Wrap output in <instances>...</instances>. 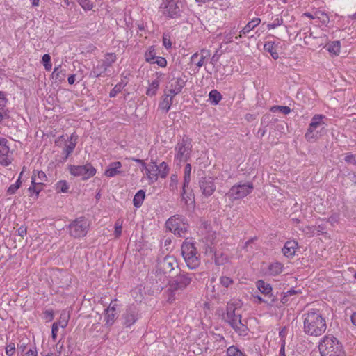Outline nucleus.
Here are the masks:
<instances>
[{"label":"nucleus","instance_id":"nucleus-20","mask_svg":"<svg viewBox=\"0 0 356 356\" xmlns=\"http://www.w3.org/2000/svg\"><path fill=\"white\" fill-rule=\"evenodd\" d=\"M78 140V136L73 133L67 142V143L65 144V147L63 149V154H65L64 159L66 160L69 156L73 152Z\"/></svg>","mask_w":356,"mask_h":356},{"label":"nucleus","instance_id":"nucleus-61","mask_svg":"<svg viewBox=\"0 0 356 356\" xmlns=\"http://www.w3.org/2000/svg\"><path fill=\"white\" fill-rule=\"evenodd\" d=\"M345 161L347 163H351L356 165V159L353 154H348L345 156Z\"/></svg>","mask_w":356,"mask_h":356},{"label":"nucleus","instance_id":"nucleus-36","mask_svg":"<svg viewBox=\"0 0 356 356\" xmlns=\"http://www.w3.org/2000/svg\"><path fill=\"white\" fill-rule=\"evenodd\" d=\"M156 53L154 47H149L145 54V60L149 63H154V60L156 58Z\"/></svg>","mask_w":356,"mask_h":356},{"label":"nucleus","instance_id":"nucleus-14","mask_svg":"<svg viewBox=\"0 0 356 356\" xmlns=\"http://www.w3.org/2000/svg\"><path fill=\"white\" fill-rule=\"evenodd\" d=\"M175 267L178 268L177 262L172 256H165L162 259H159L156 264V273L159 274H170Z\"/></svg>","mask_w":356,"mask_h":356},{"label":"nucleus","instance_id":"nucleus-25","mask_svg":"<svg viewBox=\"0 0 356 356\" xmlns=\"http://www.w3.org/2000/svg\"><path fill=\"white\" fill-rule=\"evenodd\" d=\"M191 165L189 163H187L184 168V183L182 188V198L186 200L187 202V200L185 197L184 195L186 193V188L188 186L190 181H191Z\"/></svg>","mask_w":356,"mask_h":356},{"label":"nucleus","instance_id":"nucleus-51","mask_svg":"<svg viewBox=\"0 0 356 356\" xmlns=\"http://www.w3.org/2000/svg\"><path fill=\"white\" fill-rule=\"evenodd\" d=\"M122 223L120 222V220H117L115 224V232L114 234L115 237H119L122 234Z\"/></svg>","mask_w":356,"mask_h":356},{"label":"nucleus","instance_id":"nucleus-23","mask_svg":"<svg viewBox=\"0 0 356 356\" xmlns=\"http://www.w3.org/2000/svg\"><path fill=\"white\" fill-rule=\"evenodd\" d=\"M257 289L265 297H275L272 293V286L270 284L266 283L264 280H259L256 283Z\"/></svg>","mask_w":356,"mask_h":356},{"label":"nucleus","instance_id":"nucleus-13","mask_svg":"<svg viewBox=\"0 0 356 356\" xmlns=\"http://www.w3.org/2000/svg\"><path fill=\"white\" fill-rule=\"evenodd\" d=\"M115 61L116 55L114 53H107L104 56V59L99 61L90 72V77L97 78L100 76Z\"/></svg>","mask_w":356,"mask_h":356},{"label":"nucleus","instance_id":"nucleus-16","mask_svg":"<svg viewBox=\"0 0 356 356\" xmlns=\"http://www.w3.org/2000/svg\"><path fill=\"white\" fill-rule=\"evenodd\" d=\"M199 186L202 195L207 197L211 196L216 190L213 178L202 177L199 180Z\"/></svg>","mask_w":356,"mask_h":356},{"label":"nucleus","instance_id":"nucleus-10","mask_svg":"<svg viewBox=\"0 0 356 356\" xmlns=\"http://www.w3.org/2000/svg\"><path fill=\"white\" fill-rule=\"evenodd\" d=\"M326 117L322 114L314 115L309 124L307 130L305 134V138L307 141L316 140L319 137L318 128H324L325 123L323 121Z\"/></svg>","mask_w":356,"mask_h":356},{"label":"nucleus","instance_id":"nucleus-64","mask_svg":"<svg viewBox=\"0 0 356 356\" xmlns=\"http://www.w3.org/2000/svg\"><path fill=\"white\" fill-rule=\"evenodd\" d=\"M23 356H38V353L35 348L30 349Z\"/></svg>","mask_w":356,"mask_h":356},{"label":"nucleus","instance_id":"nucleus-27","mask_svg":"<svg viewBox=\"0 0 356 356\" xmlns=\"http://www.w3.org/2000/svg\"><path fill=\"white\" fill-rule=\"evenodd\" d=\"M284 270V265L279 261H273L268 265V274L272 276H276L281 274Z\"/></svg>","mask_w":356,"mask_h":356},{"label":"nucleus","instance_id":"nucleus-4","mask_svg":"<svg viewBox=\"0 0 356 356\" xmlns=\"http://www.w3.org/2000/svg\"><path fill=\"white\" fill-rule=\"evenodd\" d=\"M197 280L196 274L180 271L168 281V290L172 293L182 291Z\"/></svg>","mask_w":356,"mask_h":356},{"label":"nucleus","instance_id":"nucleus-62","mask_svg":"<svg viewBox=\"0 0 356 356\" xmlns=\"http://www.w3.org/2000/svg\"><path fill=\"white\" fill-rule=\"evenodd\" d=\"M58 323V327L60 326L62 328H65L68 323V320L64 317L61 318Z\"/></svg>","mask_w":356,"mask_h":356},{"label":"nucleus","instance_id":"nucleus-43","mask_svg":"<svg viewBox=\"0 0 356 356\" xmlns=\"http://www.w3.org/2000/svg\"><path fill=\"white\" fill-rule=\"evenodd\" d=\"M42 63L47 71L51 70L52 65L51 63V56L49 54H46L43 55L42 58Z\"/></svg>","mask_w":356,"mask_h":356},{"label":"nucleus","instance_id":"nucleus-7","mask_svg":"<svg viewBox=\"0 0 356 356\" xmlns=\"http://www.w3.org/2000/svg\"><path fill=\"white\" fill-rule=\"evenodd\" d=\"M175 160L177 163L187 162L191 159L192 153L191 139L187 136H184L175 145Z\"/></svg>","mask_w":356,"mask_h":356},{"label":"nucleus","instance_id":"nucleus-2","mask_svg":"<svg viewBox=\"0 0 356 356\" xmlns=\"http://www.w3.org/2000/svg\"><path fill=\"white\" fill-rule=\"evenodd\" d=\"M243 302L240 300H231L227 304L225 321L236 333L241 336L248 334V328L241 320V309Z\"/></svg>","mask_w":356,"mask_h":356},{"label":"nucleus","instance_id":"nucleus-47","mask_svg":"<svg viewBox=\"0 0 356 356\" xmlns=\"http://www.w3.org/2000/svg\"><path fill=\"white\" fill-rule=\"evenodd\" d=\"M266 298H263L261 296H258L257 297L259 302H265L269 305H273L274 302H275V297H266Z\"/></svg>","mask_w":356,"mask_h":356},{"label":"nucleus","instance_id":"nucleus-56","mask_svg":"<svg viewBox=\"0 0 356 356\" xmlns=\"http://www.w3.org/2000/svg\"><path fill=\"white\" fill-rule=\"evenodd\" d=\"M58 330V323L54 322L51 327V337L54 341L56 340Z\"/></svg>","mask_w":356,"mask_h":356},{"label":"nucleus","instance_id":"nucleus-6","mask_svg":"<svg viewBox=\"0 0 356 356\" xmlns=\"http://www.w3.org/2000/svg\"><path fill=\"white\" fill-rule=\"evenodd\" d=\"M90 227V221L84 216L76 218L70 222L67 229L69 235L74 238L85 237Z\"/></svg>","mask_w":356,"mask_h":356},{"label":"nucleus","instance_id":"nucleus-17","mask_svg":"<svg viewBox=\"0 0 356 356\" xmlns=\"http://www.w3.org/2000/svg\"><path fill=\"white\" fill-rule=\"evenodd\" d=\"M123 324L126 327H130L135 323L138 319V310L135 307H129L122 315Z\"/></svg>","mask_w":356,"mask_h":356},{"label":"nucleus","instance_id":"nucleus-54","mask_svg":"<svg viewBox=\"0 0 356 356\" xmlns=\"http://www.w3.org/2000/svg\"><path fill=\"white\" fill-rule=\"evenodd\" d=\"M180 92H181V91L170 87V89L168 90V92H165L164 95H168V97H171L172 99L173 100L174 97L175 95L179 94Z\"/></svg>","mask_w":356,"mask_h":356},{"label":"nucleus","instance_id":"nucleus-15","mask_svg":"<svg viewBox=\"0 0 356 356\" xmlns=\"http://www.w3.org/2000/svg\"><path fill=\"white\" fill-rule=\"evenodd\" d=\"M13 152L8 145V141L4 138H0V163L8 166L12 162Z\"/></svg>","mask_w":356,"mask_h":356},{"label":"nucleus","instance_id":"nucleus-48","mask_svg":"<svg viewBox=\"0 0 356 356\" xmlns=\"http://www.w3.org/2000/svg\"><path fill=\"white\" fill-rule=\"evenodd\" d=\"M81 6L86 10H90L92 8V3L89 0H77Z\"/></svg>","mask_w":356,"mask_h":356},{"label":"nucleus","instance_id":"nucleus-11","mask_svg":"<svg viewBox=\"0 0 356 356\" xmlns=\"http://www.w3.org/2000/svg\"><path fill=\"white\" fill-rule=\"evenodd\" d=\"M183 3L181 0H162L160 8L163 15L177 18L181 15Z\"/></svg>","mask_w":356,"mask_h":356},{"label":"nucleus","instance_id":"nucleus-8","mask_svg":"<svg viewBox=\"0 0 356 356\" xmlns=\"http://www.w3.org/2000/svg\"><path fill=\"white\" fill-rule=\"evenodd\" d=\"M184 220L185 219L182 216H173L166 221L165 227L175 235L179 237H184L188 227Z\"/></svg>","mask_w":356,"mask_h":356},{"label":"nucleus","instance_id":"nucleus-18","mask_svg":"<svg viewBox=\"0 0 356 356\" xmlns=\"http://www.w3.org/2000/svg\"><path fill=\"white\" fill-rule=\"evenodd\" d=\"M106 324L108 326L112 325L118 315V305L116 300L111 302L108 307L105 310Z\"/></svg>","mask_w":356,"mask_h":356},{"label":"nucleus","instance_id":"nucleus-19","mask_svg":"<svg viewBox=\"0 0 356 356\" xmlns=\"http://www.w3.org/2000/svg\"><path fill=\"white\" fill-rule=\"evenodd\" d=\"M298 248V244L297 241L294 240L287 241L282 248V252L287 258H292L295 255Z\"/></svg>","mask_w":356,"mask_h":356},{"label":"nucleus","instance_id":"nucleus-44","mask_svg":"<svg viewBox=\"0 0 356 356\" xmlns=\"http://www.w3.org/2000/svg\"><path fill=\"white\" fill-rule=\"evenodd\" d=\"M159 167L158 173L160 175L161 177L165 178L169 172V168L168 165L165 162H162Z\"/></svg>","mask_w":356,"mask_h":356},{"label":"nucleus","instance_id":"nucleus-3","mask_svg":"<svg viewBox=\"0 0 356 356\" xmlns=\"http://www.w3.org/2000/svg\"><path fill=\"white\" fill-rule=\"evenodd\" d=\"M321 356H345L342 343L332 335H325L318 345Z\"/></svg>","mask_w":356,"mask_h":356},{"label":"nucleus","instance_id":"nucleus-35","mask_svg":"<svg viewBox=\"0 0 356 356\" xmlns=\"http://www.w3.org/2000/svg\"><path fill=\"white\" fill-rule=\"evenodd\" d=\"M314 18L323 24H327L330 22L328 15L322 10H317L314 12Z\"/></svg>","mask_w":356,"mask_h":356},{"label":"nucleus","instance_id":"nucleus-28","mask_svg":"<svg viewBox=\"0 0 356 356\" xmlns=\"http://www.w3.org/2000/svg\"><path fill=\"white\" fill-rule=\"evenodd\" d=\"M277 44L275 42L268 41L264 43V49L270 53L272 58L275 60L279 58V54L277 51Z\"/></svg>","mask_w":356,"mask_h":356},{"label":"nucleus","instance_id":"nucleus-29","mask_svg":"<svg viewBox=\"0 0 356 356\" xmlns=\"http://www.w3.org/2000/svg\"><path fill=\"white\" fill-rule=\"evenodd\" d=\"M159 86L160 80L159 79V77H157L156 79L152 80V82L149 83V86L146 90V95L149 97L156 95Z\"/></svg>","mask_w":356,"mask_h":356},{"label":"nucleus","instance_id":"nucleus-45","mask_svg":"<svg viewBox=\"0 0 356 356\" xmlns=\"http://www.w3.org/2000/svg\"><path fill=\"white\" fill-rule=\"evenodd\" d=\"M233 282L234 281L231 277L226 276H221L220 277V284L225 288H228L230 285L233 284Z\"/></svg>","mask_w":356,"mask_h":356},{"label":"nucleus","instance_id":"nucleus-32","mask_svg":"<svg viewBox=\"0 0 356 356\" xmlns=\"http://www.w3.org/2000/svg\"><path fill=\"white\" fill-rule=\"evenodd\" d=\"M145 197V192L143 190H139L134 197L133 203L135 207L139 208L143 203Z\"/></svg>","mask_w":356,"mask_h":356},{"label":"nucleus","instance_id":"nucleus-55","mask_svg":"<svg viewBox=\"0 0 356 356\" xmlns=\"http://www.w3.org/2000/svg\"><path fill=\"white\" fill-rule=\"evenodd\" d=\"M154 63H156L159 66L161 67H165L167 65V60L165 58L163 57H156L154 60Z\"/></svg>","mask_w":356,"mask_h":356},{"label":"nucleus","instance_id":"nucleus-59","mask_svg":"<svg viewBox=\"0 0 356 356\" xmlns=\"http://www.w3.org/2000/svg\"><path fill=\"white\" fill-rule=\"evenodd\" d=\"M63 348H64V343L61 341V339H60L56 345V349L57 351L56 354L59 355V356H60V355L63 350Z\"/></svg>","mask_w":356,"mask_h":356},{"label":"nucleus","instance_id":"nucleus-37","mask_svg":"<svg viewBox=\"0 0 356 356\" xmlns=\"http://www.w3.org/2000/svg\"><path fill=\"white\" fill-rule=\"evenodd\" d=\"M70 186L65 180H60L58 181L55 185V190L58 193H68Z\"/></svg>","mask_w":356,"mask_h":356},{"label":"nucleus","instance_id":"nucleus-34","mask_svg":"<svg viewBox=\"0 0 356 356\" xmlns=\"http://www.w3.org/2000/svg\"><path fill=\"white\" fill-rule=\"evenodd\" d=\"M209 99L211 104L217 105L222 99V96L217 90H212L209 94Z\"/></svg>","mask_w":356,"mask_h":356},{"label":"nucleus","instance_id":"nucleus-57","mask_svg":"<svg viewBox=\"0 0 356 356\" xmlns=\"http://www.w3.org/2000/svg\"><path fill=\"white\" fill-rule=\"evenodd\" d=\"M15 350V344L11 343L6 348V353L8 356H12Z\"/></svg>","mask_w":356,"mask_h":356},{"label":"nucleus","instance_id":"nucleus-26","mask_svg":"<svg viewBox=\"0 0 356 356\" xmlns=\"http://www.w3.org/2000/svg\"><path fill=\"white\" fill-rule=\"evenodd\" d=\"M261 22V19L259 18L255 17L252 19L250 22H249L246 26L241 30L238 36H236V39H238V38H241L243 35H245L248 33L251 30L257 26Z\"/></svg>","mask_w":356,"mask_h":356},{"label":"nucleus","instance_id":"nucleus-60","mask_svg":"<svg viewBox=\"0 0 356 356\" xmlns=\"http://www.w3.org/2000/svg\"><path fill=\"white\" fill-rule=\"evenodd\" d=\"M211 56V51L208 49H203L200 51V58L205 60Z\"/></svg>","mask_w":356,"mask_h":356},{"label":"nucleus","instance_id":"nucleus-58","mask_svg":"<svg viewBox=\"0 0 356 356\" xmlns=\"http://www.w3.org/2000/svg\"><path fill=\"white\" fill-rule=\"evenodd\" d=\"M282 19H279V18H276L273 22L272 24H268V29H275L276 28L277 26H280L282 24Z\"/></svg>","mask_w":356,"mask_h":356},{"label":"nucleus","instance_id":"nucleus-31","mask_svg":"<svg viewBox=\"0 0 356 356\" xmlns=\"http://www.w3.org/2000/svg\"><path fill=\"white\" fill-rule=\"evenodd\" d=\"M172 99L171 97H168V95L163 96L162 101L159 103V108L163 111L165 113H168L170 108V106L172 104Z\"/></svg>","mask_w":356,"mask_h":356},{"label":"nucleus","instance_id":"nucleus-52","mask_svg":"<svg viewBox=\"0 0 356 356\" xmlns=\"http://www.w3.org/2000/svg\"><path fill=\"white\" fill-rule=\"evenodd\" d=\"M8 103V99L5 92L0 91V109H5Z\"/></svg>","mask_w":356,"mask_h":356},{"label":"nucleus","instance_id":"nucleus-41","mask_svg":"<svg viewBox=\"0 0 356 356\" xmlns=\"http://www.w3.org/2000/svg\"><path fill=\"white\" fill-rule=\"evenodd\" d=\"M227 356H245L236 346H232L227 349Z\"/></svg>","mask_w":356,"mask_h":356},{"label":"nucleus","instance_id":"nucleus-39","mask_svg":"<svg viewBox=\"0 0 356 356\" xmlns=\"http://www.w3.org/2000/svg\"><path fill=\"white\" fill-rule=\"evenodd\" d=\"M23 172H22L20 173V175L18 178V179L17 180V181L13 184H11L8 190H7V194L8 195H13L16 193V191L20 188L21 185H22V182H21V176L22 175Z\"/></svg>","mask_w":356,"mask_h":356},{"label":"nucleus","instance_id":"nucleus-38","mask_svg":"<svg viewBox=\"0 0 356 356\" xmlns=\"http://www.w3.org/2000/svg\"><path fill=\"white\" fill-rule=\"evenodd\" d=\"M31 184H33L35 186L34 189V194L35 195L36 197L38 196L40 192L42 191L44 187V183L42 182H38L36 176L35 175H33L31 177Z\"/></svg>","mask_w":356,"mask_h":356},{"label":"nucleus","instance_id":"nucleus-50","mask_svg":"<svg viewBox=\"0 0 356 356\" xmlns=\"http://www.w3.org/2000/svg\"><path fill=\"white\" fill-rule=\"evenodd\" d=\"M163 45L167 49H169L172 47V42L170 41V38L168 34H163L162 38Z\"/></svg>","mask_w":356,"mask_h":356},{"label":"nucleus","instance_id":"nucleus-53","mask_svg":"<svg viewBox=\"0 0 356 356\" xmlns=\"http://www.w3.org/2000/svg\"><path fill=\"white\" fill-rule=\"evenodd\" d=\"M180 92H181V91L170 87V89L168 90V92H165L164 95H168V97H171L172 99L173 100L174 97L175 95L179 94Z\"/></svg>","mask_w":356,"mask_h":356},{"label":"nucleus","instance_id":"nucleus-49","mask_svg":"<svg viewBox=\"0 0 356 356\" xmlns=\"http://www.w3.org/2000/svg\"><path fill=\"white\" fill-rule=\"evenodd\" d=\"M33 175L36 176L37 181L38 182H44L47 181V176L46 174L43 171H34Z\"/></svg>","mask_w":356,"mask_h":356},{"label":"nucleus","instance_id":"nucleus-24","mask_svg":"<svg viewBox=\"0 0 356 356\" xmlns=\"http://www.w3.org/2000/svg\"><path fill=\"white\" fill-rule=\"evenodd\" d=\"M66 76V70L63 68L60 65L56 67L51 74L52 79L56 83L62 82L65 80Z\"/></svg>","mask_w":356,"mask_h":356},{"label":"nucleus","instance_id":"nucleus-42","mask_svg":"<svg viewBox=\"0 0 356 356\" xmlns=\"http://www.w3.org/2000/svg\"><path fill=\"white\" fill-rule=\"evenodd\" d=\"M270 111L273 113L279 111L285 115H287L291 112V108L287 106H274L271 107Z\"/></svg>","mask_w":356,"mask_h":356},{"label":"nucleus","instance_id":"nucleus-5","mask_svg":"<svg viewBox=\"0 0 356 356\" xmlns=\"http://www.w3.org/2000/svg\"><path fill=\"white\" fill-rule=\"evenodd\" d=\"M181 255L190 269H195L200 264L198 252L195 244L188 239L185 240L181 247Z\"/></svg>","mask_w":356,"mask_h":356},{"label":"nucleus","instance_id":"nucleus-33","mask_svg":"<svg viewBox=\"0 0 356 356\" xmlns=\"http://www.w3.org/2000/svg\"><path fill=\"white\" fill-rule=\"evenodd\" d=\"M327 50L334 55H338L340 52L341 44L339 41L331 42L325 46Z\"/></svg>","mask_w":356,"mask_h":356},{"label":"nucleus","instance_id":"nucleus-30","mask_svg":"<svg viewBox=\"0 0 356 356\" xmlns=\"http://www.w3.org/2000/svg\"><path fill=\"white\" fill-rule=\"evenodd\" d=\"M186 81L182 77L172 78L170 81V87L177 89L181 92L182 88L185 86Z\"/></svg>","mask_w":356,"mask_h":356},{"label":"nucleus","instance_id":"nucleus-9","mask_svg":"<svg viewBox=\"0 0 356 356\" xmlns=\"http://www.w3.org/2000/svg\"><path fill=\"white\" fill-rule=\"evenodd\" d=\"M254 188L251 182L239 183L234 185L226 193L227 197L232 202L236 200L242 199L252 193Z\"/></svg>","mask_w":356,"mask_h":356},{"label":"nucleus","instance_id":"nucleus-21","mask_svg":"<svg viewBox=\"0 0 356 356\" xmlns=\"http://www.w3.org/2000/svg\"><path fill=\"white\" fill-rule=\"evenodd\" d=\"M121 168L122 163L120 161L112 162L108 165L104 172V175L108 177H115L122 172Z\"/></svg>","mask_w":356,"mask_h":356},{"label":"nucleus","instance_id":"nucleus-12","mask_svg":"<svg viewBox=\"0 0 356 356\" xmlns=\"http://www.w3.org/2000/svg\"><path fill=\"white\" fill-rule=\"evenodd\" d=\"M70 173L74 177H82L83 180L88 179L96 174V169L90 163L83 165H70L68 166Z\"/></svg>","mask_w":356,"mask_h":356},{"label":"nucleus","instance_id":"nucleus-1","mask_svg":"<svg viewBox=\"0 0 356 356\" xmlns=\"http://www.w3.org/2000/svg\"><path fill=\"white\" fill-rule=\"evenodd\" d=\"M303 332L310 337H319L327 329L325 318L316 309H311L302 316Z\"/></svg>","mask_w":356,"mask_h":356},{"label":"nucleus","instance_id":"nucleus-46","mask_svg":"<svg viewBox=\"0 0 356 356\" xmlns=\"http://www.w3.org/2000/svg\"><path fill=\"white\" fill-rule=\"evenodd\" d=\"M235 28L232 29L227 33H225L223 41L226 43H230L232 42L233 36L236 33Z\"/></svg>","mask_w":356,"mask_h":356},{"label":"nucleus","instance_id":"nucleus-22","mask_svg":"<svg viewBox=\"0 0 356 356\" xmlns=\"http://www.w3.org/2000/svg\"><path fill=\"white\" fill-rule=\"evenodd\" d=\"M145 170L146 175L152 182H154L157 180L159 167L155 162H151L147 165Z\"/></svg>","mask_w":356,"mask_h":356},{"label":"nucleus","instance_id":"nucleus-63","mask_svg":"<svg viewBox=\"0 0 356 356\" xmlns=\"http://www.w3.org/2000/svg\"><path fill=\"white\" fill-rule=\"evenodd\" d=\"M17 234L22 237H24L26 234V227L24 226H21L17 229Z\"/></svg>","mask_w":356,"mask_h":356},{"label":"nucleus","instance_id":"nucleus-40","mask_svg":"<svg viewBox=\"0 0 356 356\" xmlns=\"http://www.w3.org/2000/svg\"><path fill=\"white\" fill-rule=\"evenodd\" d=\"M127 85V83H124L123 81L118 83L116 84L114 88L110 91L109 92V97H115L119 92L122 91V90L124 88V87Z\"/></svg>","mask_w":356,"mask_h":356}]
</instances>
